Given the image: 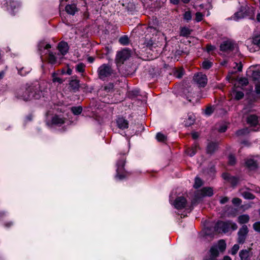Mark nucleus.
<instances>
[{
  "label": "nucleus",
  "mask_w": 260,
  "mask_h": 260,
  "mask_svg": "<svg viewBox=\"0 0 260 260\" xmlns=\"http://www.w3.org/2000/svg\"><path fill=\"white\" fill-rule=\"evenodd\" d=\"M147 31L153 32L152 36L150 34H147L145 38L144 44L149 49L152 50L153 48H156L161 46V43L164 40V36L160 33L157 32L155 28L149 26L147 28Z\"/></svg>",
  "instance_id": "nucleus-1"
},
{
  "label": "nucleus",
  "mask_w": 260,
  "mask_h": 260,
  "mask_svg": "<svg viewBox=\"0 0 260 260\" xmlns=\"http://www.w3.org/2000/svg\"><path fill=\"white\" fill-rule=\"evenodd\" d=\"M237 224L231 221H218L215 225L214 230L218 233L226 234L237 229Z\"/></svg>",
  "instance_id": "nucleus-2"
},
{
  "label": "nucleus",
  "mask_w": 260,
  "mask_h": 260,
  "mask_svg": "<svg viewBox=\"0 0 260 260\" xmlns=\"http://www.w3.org/2000/svg\"><path fill=\"white\" fill-rule=\"evenodd\" d=\"M226 246L225 242L223 240H219L217 244L214 245L211 247L208 255L204 259H216V257L219 254V251L223 252L224 251Z\"/></svg>",
  "instance_id": "nucleus-3"
},
{
  "label": "nucleus",
  "mask_w": 260,
  "mask_h": 260,
  "mask_svg": "<svg viewBox=\"0 0 260 260\" xmlns=\"http://www.w3.org/2000/svg\"><path fill=\"white\" fill-rule=\"evenodd\" d=\"M125 154L126 153H123L122 155L120 156V158L117 160L116 162V174L115 178L117 180H123L127 176L128 173L125 171L124 169V166L125 162Z\"/></svg>",
  "instance_id": "nucleus-4"
},
{
  "label": "nucleus",
  "mask_w": 260,
  "mask_h": 260,
  "mask_svg": "<svg viewBox=\"0 0 260 260\" xmlns=\"http://www.w3.org/2000/svg\"><path fill=\"white\" fill-rule=\"evenodd\" d=\"M114 71L109 64H102L98 69V74L99 79L102 80H106L114 74Z\"/></svg>",
  "instance_id": "nucleus-5"
},
{
  "label": "nucleus",
  "mask_w": 260,
  "mask_h": 260,
  "mask_svg": "<svg viewBox=\"0 0 260 260\" xmlns=\"http://www.w3.org/2000/svg\"><path fill=\"white\" fill-rule=\"evenodd\" d=\"M32 85L27 87H22L18 89L16 91L17 98L22 99L24 101H29L32 99Z\"/></svg>",
  "instance_id": "nucleus-6"
},
{
  "label": "nucleus",
  "mask_w": 260,
  "mask_h": 260,
  "mask_svg": "<svg viewBox=\"0 0 260 260\" xmlns=\"http://www.w3.org/2000/svg\"><path fill=\"white\" fill-rule=\"evenodd\" d=\"M170 202L173 204L174 207L177 209H181L184 208L186 205V200L183 197H179L176 199L173 202V197L171 194L170 196Z\"/></svg>",
  "instance_id": "nucleus-7"
},
{
  "label": "nucleus",
  "mask_w": 260,
  "mask_h": 260,
  "mask_svg": "<svg viewBox=\"0 0 260 260\" xmlns=\"http://www.w3.org/2000/svg\"><path fill=\"white\" fill-rule=\"evenodd\" d=\"M249 230L246 225H243L238 232L237 242L239 244H243L246 239Z\"/></svg>",
  "instance_id": "nucleus-8"
},
{
  "label": "nucleus",
  "mask_w": 260,
  "mask_h": 260,
  "mask_svg": "<svg viewBox=\"0 0 260 260\" xmlns=\"http://www.w3.org/2000/svg\"><path fill=\"white\" fill-rule=\"evenodd\" d=\"M31 89H39L41 97H45L48 93L47 84L45 82L32 84Z\"/></svg>",
  "instance_id": "nucleus-9"
},
{
  "label": "nucleus",
  "mask_w": 260,
  "mask_h": 260,
  "mask_svg": "<svg viewBox=\"0 0 260 260\" xmlns=\"http://www.w3.org/2000/svg\"><path fill=\"white\" fill-rule=\"evenodd\" d=\"M131 56V52L128 49H124L118 52L116 56V60L118 63H123L124 61Z\"/></svg>",
  "instance_id": "nucleus-10"
},
{
  "label": "nucleus",
  "mask_w": 260,
  "mask_h": 260,
  "mask_svg": "<svg viewBox=\"0 0 260 260\" xmlns=\"http://www.w3.org/2000/svg\"><path fill=\"white\" fill-rule=\"evenodd\" d=\"M193 81L200 87H205L207 83V76L205 74L202 73H198L194 75L193 77Z\"/></svg>",
  "instance_id": "nucleus-11"
},
{
  "label": "nucleus",
  "mask_w": 260,
  "mask_h": 260,
  "mask_svg": "<svg viewBox=\"0 0 260 260\" xmlns=\"http://www.w3.org/2000/svg\"><path fill=\"white\" fill-rule=\"evenodd\" d=\"M235 44L230 40H226L222 42L220 44V50L223 52H230L234 50Z\"/></svg>",
  "instance_id": "nucleus-12"
},
{
  "label": "nucleus",
  "mask_w": 260,
  "mask_h": 260,
  "mask_svg": "<svg viewBox=\"0 0 260 260\" xmlns=\"http://www.w3.org/2000/svg\"><path fill=\"white\" fill-rule=\"evenodd\" d=\"M213 194V190L211 187H204L198 190L196 196L198 198H202L206 196L211 197Z\"/></svg>",
  "instance_id": "nucleus-13"
},
{
  "label": "nucleus",
  "mask_w": 260,
  "mask_h": 260,
  "mask_svg": "<svg viewBox=\"0 0 260 260\" xmlns=\"http://www.w3.org/2000/svg\"><path fill=\"white\" fill-rule=\"evenodd\" d=\"M257 156L247 158L245 161L246 167L250 170H254L257 167Z\"/></svg>",
  "instance_id": "nucleus-14"
},
{
  "label": "nucleus",
  "mask_w": 260,
  "mask_h": 260,
  "mask_svg": "<svg viewBox=\"0 0 260 260\" xmlns=\"http://www.w3.org/2000/svg\"><path fill=\"white\" fill-rule=\"evenodd\" d=\"M246 121L251 126H255L258 123V116L254 114H248L246 116Z\"/></svg>",
  "instance_id": "nucleus-15"
},
{
  "label": "nucleus",
  "mask_w": 260,
  "mask_h": 260,
  "mask_svg": "<svg viewBox=\"0 0 260 260\" xmlns=\"http://www.w3.org/2000/svg\"><path fill=\"white\" fill-rule=\"evenodd\" d=\"M224 180L231 184L233 186H236L239 182V179L235 177L232 176L228 173H224L222 175Z\"/></svg>",
  "instance_id": "nucleus-16"
},
{
  "label": "nucleus",
  "mask_w": 260,
  "mask_h": 260,
  "mask_svg": "<svg viewBox=\"0 0 260 260\" xmlns=\"http://www.w3.org/2000/svg\"><path fill=\"white\" fill-rule=\"evenodd\" d=\"M57 49L59 50L60 54L62 55H64L68 52L69 47L67 42L61 41L58 43Z\"/></svg>",
  "instance_id": "nucleus-17"
},
{
  "label": "nucleus",
  "mask_w": 260,
  "mask_h": 260,
  "mask_svg": "<svg viewBox=\"0 0 260 260\" xmlns=\"http://www.w3.org/2000/svg\"><path fill=\"white\" fill-rule=\"evenodd\" d=\"M117 125L118 127L123 129L128 127V122L122 117H118L116 120Z\"/></svg>",
  "instance_id": "nucleus-18"
},
{
  "label": "nucleus",
  "mask_w": 260,
  "mask_h": 260,
  "mask_svg": "<svg viewBox=\"0 0 260 260\" xmlns=\"http://www.w3.org/2000/svg\"><path fill=\"white\" fill-rule=\"evenodd\" d=\"M66 12L70 15H74L75 13L78 12V9L76 5L74 3L67 5L65 7Z\"/></svg>",
  "instance_id": "nucleus-19"
},
{
  "label": "nucleus",
  "mask_w": 260,
  "mask_h": 260,
  "mask_svg": "<svg viewBox=\"0 0 260 260\" xmlns=\"http://www.w3.org/2000/svg\"><path fill=\"white\" fill-rule=\"evenodd\" d=\"M51 47L49 44H46L45 41H41L38 44V50L41 55L43 53V51L45 49H48Z\"/></svg>",
  "instance_id": "nucleus-20"
},
{
  "label": "nucleus",
  "mask_w": 260,
  "mask_h": 260,
  "mask_svg": "<svg viewBox=\"0 0 260 260\" xmlns=\"http://www.w3.org/2000/svg\"><path fill=\"white\" fill-rule=\"evenodd\" d=\"M69 85L73 92H76L80 87L79 80L77 79H72L69 83Z\"/></svg>",
  "instance_id": "nucleus-21"
},
{
  "label": "nucleus",
  "mask_w": 260,
  "mask_h": 260,
  "mask_svg": "<svg viewBox=\"0 0 260 260\" xmlns=\"http://www.w3.org/2000/svg\"><path fill=\"white\" fill-rule=\"evenodd\" d=\"M66 118L60 117L58 115H55L52 118V124L58 126H61L65 122Z\"/></svg>",
  "instance_id": "nucleus-22"
},
{
  "label": "nucleus",
  "mask_w": 260,
  "mask_h": 260,
  "mask_svg": "<svg viewBox=\"0 0 260 260\" xmlns=\"http://www.w3.org/2000/svg\"><path fill=\"white\" fill-rule=\"evenodd\" d=\"M103 90L107 93H111L114 91V85L113 83L105 84L103 87Z\"/></svg>",
  "instance_id": "nucleus-23"
},
{
  "label": "nucleus",
  "mask_w": 260,
  "mask_h": 260,
  "mask_svg": "<svg viewBox=\"0 0 260 260\" xmlns=\"http://www.w3.org/2000/svg\"><path fill=\"white\" fill-rule=\"evenodd\" d=\"M232 96L236 100H240L244 97V93L241 91H237L235 89L233 90L232 93Z\"/></svg>",
  "instance_id": "nucleus-24"
},
{
  "label": "nucleus",
  "mask_w": 260,
  "mask_h": 260,
  "mask_svg": "<svg viewBox=\"0 0 260 260\" xmlns=\"http://www.w3.org/2000/svg\"><path fill=\"white\" fill-rule=\"evenodd\" d=\"M249 216L247 214H243L241 215H240L238 217V222L239 223L242 224H245L249 222Z\"/></svg>",
  "instance_id": "nucleus-25"
},
{
  "label": "nucleus",
  "mask_w": 260,
  "mask_h": 260,
  "mask_svg": "<svg viewBox=\"0 0 260 260\" xmlns=\"http://www.w3.org/2000/svg\"><path fill=\"white\" fill-rule=\"evenodd\" d=\"M241 260H249V251L246 249L242 250L239 252Z\"/></svg>",
  "instance_id": "nucleus-26"
},
{
  "label": "nucleus",
  "mask_w": 260,
  "mask_h": 260,
  "mask_svg": "<svg viewBox=\"0 0 260 260\" xmlns=\"http://www.w3.org/2000/svg\"><path fill=\"white\" fill-rule=\"evenodd\" d=\"M48 61L52 64L56 63L57 61V58L55 54L50 51H48Z\"/></svg>",
  "instance_id": "nucleus-27"
},
{
  "label": "nucleus",
  "mask_w": 260,
  "mask_h": 260,
  "mask_svg": "<svg viewBox=\"0 0 260 260\" xmlns=\"http://www.w3.org/2000/svg\"><path fill=\"white\" fill-rule=\"evenodd\" d=\"M197 152V147H187L185 150V153L189 156H193Z\"/></svg>",
  "instance_id": "nucleus-28"
},
{
  "label": "nucleus",
  "mask_w": 260,
  "mask_h": 260,
  "mask_svg": "<svg viewBox=\"0 0 260 260\" xmlns=\"http://www.w3.org/2000/svg\"><path fill=\"white\" fill-rule=\"evenodd\" d=\"M156 139L159 142H165L167 140V136L161 133H158L156 135Z\"/></svg>",
  "instance_id": "nucleus-29"
},
{
  "label": "nucleus",
  "mask_w": 260,
  "mask_h": 260,
  "mask_svg": "<svg viewBox=\"0 0 260 260\" xmlns=\"http://www.w3.org/2000/svg\"><path fill=\"white\" fill-rule=\"evenodd\" d=\"M191 34V30L187 27H182L180 31V36L187 37Z\"/></svg>",
  "instance_id": "nucleus-30"
},
{
  "label": "nucleus",
  "mask_w": 260,
  "mask_h": 260,
  "mask_svg": "<svg viewBox=\"0 0 260 260\" xmlns=\"http://www.w3.org/2000/svg\"><path fill=\"white\" fill-rule=\"evenodd\" d=\"M252 43L260 48V33L253 37Z\"/></svg>",
  "instance_id": "nucleus-31"
},
{
  "label": "nucleus",
  "mask_w": 260,
  "mask_h": 260,
  "mask_svg": "<svg viewBox=\"0 0 260 260\" xmlns=\"http://www.w3.org/2000/svg\"><path fill=\"white\" fill-rule=\"evenodd\" d=\"M119 42L123 45H126L129 43V38L127 36H123L119 38Z\"/></svg>",
  "instance_id": "nucleus-32"
},
{
  "label": "nucleus",
  "mask_w": 260,
  "mask_h": 260,
  "mask_svg": "<svg viewBox=\"0 0 260 260\" xmlns=\"http://www.w3.org/2000/svg\"><path fill=\"white\" fill-rule=\"evenodd\" d=\"M32 95V99L34 98L36 99H39L41 98V95L39 91V89H32V92H31Z\"/></svg>",
  "instance_id": "nucleus-33"
},
{
  "label": "nucleus",
  "mask_w": 260,
  "mask_h": 260,
  "mask_svg": "<svg viewBox=\"0 0 260 260\" xmlns=\"http://www.w3.org/2000/svg\"><path fill=\"white\" fill-rule=\"evenodd\" d=\"M71 111L74 115H79L82 111V108L81 106L73 107L71 108Z\"/></svg>",
  "instance_id": "nucleus-34"
},
{
  "label": "nucleus",
  "mask_w": 260,
  "mask_h": 260,
  "mask_svg": "<svg viewBox=\"0 0 260 260\" xmlns=\"http://www.w3.org/2000/svg\"><path fill=\"white\" fill-rule=\"evenodd\" d=\"M242 196L246 199L251 200L254 198L253 194L249 191H243L241 192Z\"/></svg>",
  "instance_id": "nucleus-35"
},
{
  "label": "nucleus",
  "mask_w": 260,
  "mask_h": 260,
  "mask_svg": "<svg viewBox=\"0 0 260 260\" xmlns=\"http://www.w3.org/2000/svg\"><path fill=\"white\" fill-rule=\"evenodd\" d=\"M203 184L202 180L198 177H196L194 180V184L193 187L195 188H199Z\"/></svg>",
  "instance_id": "nucleus-36"
},
{
  "label": "nucleus",
  "mask_w": 260,
  "mask_h": 260,
  "mask_svg": "<svg viewBox=\"0 0 260 260\" xmlns=\"http://www.w3.org/2000/svg\"><path fill=\"white\" fill-rule=\"evenodd\" d=\"M85 65L82 63H79L76 66V70L79 73H83L85 71Z\"/></svg>",
  "instance_id": "nucleus-37"
},
{
  "label": "nucleus",
  "mask_w": 260,
  "mask_h": 260,
  "mask_svg": "<svg viewBox=\"0 0 260 260\" xmlns=\"http://www.w3.org/2000/svg\"><path fill=\"white\" fill-rule=\"evenodd\" d=\"M195 119L192 116H189L188 119L184 121L185 126H189L194 122Z\"/></svg>",
  "instance_id": "nucleus-38"
},
{
  "label": "nucleus",
  "mask_w": 260,
  "mask_h": 260,
  "mask_svg": "<svg viewBox=\"0 0 260 260\" xmlns=\"http://www.w3.org/2000/svg\"><path fill=\"white\" fill-rule=\"evenodd\" d=\"M212 62L209 60H205L202 63V67L206 70L209 69L212 66Z\"/></svg>",
  "instance_id": "nucleus-39"
},
{
  "label": "nucleus",
  "mask_w": 260,
  "mask_h": 260,
  "mask_svg": "<svg viewBox=\"0 0 260 260\" xmlns=\"http://www.w3.org/2000/svg\"><path fill=\"white\" fill-rule=\"evenodd\" d=\"M239 248H240L239 245L237 244H236L232 247L230 251L229 252V253H230L232 255H234L237 253Z\"/></svg>",
  "instance_id": "nucleus-40"
},
{
  "label": "nucleus",
  "mask_w": 260,
  "mask_h": 260,
  "mask_svg": "<svg viewBox=\"0 0 260 260\" xmlns=\"http://www.w3.org/2000/svg\"><path fill=\"white\" fill-rule=\"evenodd\" d=\"M52 77L53 82H57L59 84H61L63 82V80L60 78L57 77L56 76V74L55 73L52 74Z\"/></svg>",
  "instance_id": "nucleus-41"
},
{
  "label": "nucleus",
  "mask_w": 260,
  "mask_h": 260,
  "mask_svg": "<svg viewBox=\"0 0 260 260\" xmlns=\"http://www.w3.org/2000/svg\"><path fill=\"white\" fill-rule=\"evenodd\" d=\"M228 160H229V164L233 166L236 164V158L234 155L233 154H230L228 157Z\"/></svg>",
  "instance_id": "nucleus-42"
},
{
  "label": "nucleus",
  "mask_w": 260,
  "mask_h": 260,
  "mask_svg": "<svg viewBox=\"0 0 260 260\" xmlns=\"http://www.w3.org/2000/svg\"><path fill=\"white\" fill-rule=\"evenodd\" d=\"M239 83L242 86H246L248 84V81L246 78H241L239 80Z\"/></svg>",
  "instance_id": "nucleus-43"
},
{
  "label": "nucleus",
  "mask_w": 260,
  "mask_h": 260,
  "mask_svg": "<svg viewBox=\"0 0 260 260\" xmlns=\"http://www.w3.org/2000/svg\"><path fill=\"white\" fill-rule=\"evenodd\" d=\"M242 203V200L238 198H233L232 200V203L236 206H239Z\"/></svg>",
  "instance_id": "nucleus-44"
},
{
  "label": "nucleus",
  "mask_w": 260,
  "mask_h": 260,
  "mask_svg": "<svg viewBox=\"0 0 260 260\" xmlns=\"http://www.w3.org/2000/svg\"><path fill=\"white\" fill-rule=\"evenodd\" d=\"M252 77L254 80H259L260 79V72L254 71L253 72Z\"/></svg>",
  "instance_id": "nucleus-45"
},
{
  "label": "nucleus",
  "mask_w": 260,
  "mask_h": 260,
  "mask_svg": "<svg viewBox=\"0 0 260 260\" xmlns=\"http://www.w3.org/2000/svg\"><path fill=\"white\" fill-rule=\"evenodd\" d=\"M253 228L254 231L258 233H260V221L255 222L253 224Z\"/></svg>",
  "instance_id": "nucleus-46"
},
{
  "label": "nucleus",
  "mask_w": 260,
  "mask_h": 260,
  "mask_svg": "<svg viewBox=\"0 0 260 260\" xmlns=\"http://www.w3.org/2000/svg\"><path fill=\"white\" fill-rule=\"evenodd\" d=\"M248 132L247 129H242L236 132V134L239 136L246 134Z\"/></svg>",
  "instance_id": "nucleus-47"
},
{
  "label": "nucleus",
  "mask_w": 260,
  "mask_h": 260,
  "mask_svg": "<svg viewBox=\"0 0 260 260\" xmlns=\"http://www.w3.org/2000/svg\"><path fill=\"white\" fill-rule=\"evenodd\" d=\"M184 19L187 21H189L191 19V15L189 11H186L184 14Z\"/></svg>",
  "instance_id": "nucleus-48"
},
{
  "label": "nucleus",
  "mask_w": 260,
  "mask_h": 260,
  "mask_svg": "<svg viewBox=\"0 0 260 260\" xmlns=\"http://www.w3.org/2000/svg\"><path fill=\"white\" fill-rule=\"evenodd\" d=\"M203 19V15L200 12H197L196 14V20L198 21H201Z\"/></svg>",
  "instance_id": "nucleus-49"
},
{
  "label": "nucleus",
  "mask_w": 260,
  "mask_h": 260,
  "mask_svg": "<svg viewBox=\"0 0 260 260\" xmlns=\"http://www.w3.org/2000/svg\"><path fill=\"white\" fill-rule=\"evenodd\" d=\"M213 112V109L212 107H208L205 110V113L208 115H210Z\"/></svg>",
  "instance_id": "nucleus-50"
},
{
  "label": "nucleus",
  "mask_w": 260,
  "mask_h": 260,
  "mask_svg": "<svg viewBox=\"0 0 260 260\" xmlns=\"http://www.w3.org/2000/svg\"><path fill=\"white\" fill-rule=\"evenodd\" d=\"M206 48L208 52H210V51H213L215 49V47L210 44L207 45Z\"/></svg>",
  "instance_id": "nucleus-51"
},
{
  "label": "nucleus",
  "mask_w": 260,
  "mask_h": 260,
  "mask_svg": "<svg viewBox=\"0 0 260 260\" xmlns=\"http://www.w3.org/2000/svg\"><path fill=\"white\" fill-rule=\"evenodd\" d=\"M227 129V126L225 125H222L218 128V132L220 133H224Z\"/></svg>",
  "instance_id": "nucleus-52"
},
{
  "label": "nucleus",
  "mask_w": 260,
  "mask_h": 260,
  "mask_svg": "<svg viewBox=\"0 0 260 260\" xmlns=\"http://www.w3.org/2000/svg\"><path fill=\"white\" fill-rule=\"evenodd\" d=\"M229 201V198L228 197H222L220 200V203L222 204H225Z\"/></svg>",
  "instance_id": "nucleus-53"
},
{
  "label": "nucleus",
  "mask_w": 260,
  "mask_h": 260,
  "mask_svg": "<svg viewBox=\"0 0 260 260\" xmlns=\"http://www.w3.org/2000/svg\"><path fill=\"white\" fill-rule=\"evenodd\" d=\"M191 136L193 139H197L199 137L200 134L198 132H192Z\"/></svg>",
  "instance_id": "nucleus-54"
},
{
  "label": "nucleus",
  "mask_w": 260,
  "mask_h": 260,
  "mask_svg": "<svg viewBox=\"0 0 260 260\" xmlns=\"http://www.w3.org/2000/svg\"><path fill=\"white\" fill-rule=\"evenodd\" d=\"M255 90L257 94H260V84H256L255 85Z\"/></svg>",
  "instance_id": "nucleus-55"
},
{
  "label": "nucleus",
  "mask_w": 260,
  "mask_h": 260,
  "mask_svg": "<svg viewBox=\"0 0 260 260\" xmlns=\"http://www.w3.org/2000/svg\"><path fill=\"white\" fill-rule=\"evenodd\" d=\"M32 119V115L31 114H29L26 117V121H30Z\"/></svg>",
  "instance_id": "nucleus-56"
},
{
  "label": "nucleus",
  "mask_w": 260,
  "mask_h": 260,
  "mask_svg": "<svg viewBox=\"0 0 260 260\" xmlns=\"http://www.w3.org/2000/svg\"><path fill=\"white\" fill-rule=\"evenodd\" d=\"M216 148V147H207L206 151L208 153H210L211 150H214Z\"/></svg>",
  "instance_id": "nucleus-57"
},
{
  "label": "nucleus",
  "mask_w": 260,
  "mask_h": 260,
  "mask_svg": "<svg viewBox=\"0 0 260 260\" xmlns=\"http://www.w3.org/2000/svg\"><path fill=\"white\" fill-rule=\"evenodd\" d=\"M94 58L93 57L89 56L87 58V60L89 62L92 63L93 62Z\"/></svg>",
  "instance_id": "nucleus-58"
},
{
  "label": "nucleus",
  "mask_w": 260,
  "mask_h": 260,
  "mask_svg": "<svg viewBox=\"0 0 260 260\" xmlns=\"http://www.w3.org/2000/svg\"><path fill=\"white\" fill-rule=\"evenodd\" d=\"M171 3L174 4V5H177L179 3V0H170Z\"/></svg>",
  "instance_id": "nucleus-59"
},
{
  "label": "nucleus",
  "mask_w": 260,
  "mask_h": 260,
  "mask_svg": "<svg viewBox=\"0 0 260 260\" xmlns=\"http://www.w3.org/2000/svg\"><path fill=\"white\" fill-rule=\"evenodd\" d=\"M222 260H232V258L229 256H224Z\"/></svg>",
  "instance_id": "nucleus-60"
},
{
  "label": "nucleus",
  "mask_w": 260,
  "mask_h": 260,
  "mask_svg": "<svg viewBox=\"0 0 260 260\" xmlns=\"http://www.w3.org/2000/svg\"><path fill=\"white\" fill-rule=\"evenodd\" d=\"M12 225V222H11L5 223V226H7V227H9V226H10Z\"/></svg>",
  "instance_id": "nucleus-61"
},
{
  "label": "nucleus",
  "mask_w": 260,
  "mask_h": 260,
  "mask_svg": "<svg viewBox=\"0 0 260 260\" xmlns=\"http://www.w3.org/2000/svg\"><path fill=\"white\" fill-rule=\"evenodd\" d=\"M256 19L258 22H260V13L257 14L256 16Z\"/></svg>",
  "instance_id": "nucleus-62"
},
{
  "label": "nucleus",
  "mask_w": 260,
  "mask_h": 260,
  "mask_svg": "<svg viewBox=\"0 0 260 260\" xmlns=\"http://www.w3.org/2000/svg\"><path fill=\"white\" fill-rule=\"evenodd\" d=\"M131 92H132V93H134V95L135 96H136L137 95H138V92L137 91H132Z\"/></svg>",
  "instance_id": "nucleus-63"
},
{
  "label": "nucleus",
  "mask_w": 260,
  "mask_h": 260,
  "mask_svg": "<svg viewBox=\"0 0 260 260\" xmlns=\"http://www.w3.org/2000/svg\"><path fill=\"white\" fill-rule=\"evenodd\" d=\"M184 3H188L189 2V0H181Z\"/></svg>",
  "instance_id": "nucleus-64"
}]
</instances>
